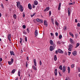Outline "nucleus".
<instances>
[{"label": "nucleus", "mask_w": 80, "mask_h": 80, "mask_svg": "<svg viewBox=\"0 0 80 80\" xmlns=\"http://www.w3.org/2000/svg\"><path fill=\"white\" fill-rule=\"evenodd\" d=\"M78 69L79 72H80V68H78Z\"/></svg>", "instance_id": "nucleus-57"}, {"label": "nucleus", "mask_w": 80, "mask_h": 80, "mask_svg": "<svg viewBox=\"0 0 80 80\" xmlns=\"http://www.w3.org/2000/svg\"><path fill=\"white\" fill-rule=\"evenodd\" d=\"M42 62H41V61H40L39 62V64L40 65H42Z\"/></svg>", "instance_id": "nucleus-51"}, {"label": "nucleus", "mask_w": 80, "mask_h": 80, "mask_svg": "<svg viewBox=\"0 0 80 80\" xmlns=\"http://www.w3.org/2000/svg\"><path fill=\"white\" fill-rule=\"evenodd\" d=\"M51 22L52 23H53V24H54V22H53V18H51Z\"/></svg>", "instance_id": "nucleus-30"}, {"label": "nucleus", "mask_w": 80, "mask_h": 80, "mask_svg": "<svg viewBox=\"0 0 80 80\" xmlns=\"http://www.w3.org/2000/svg\"><path fill=\"white\" fill-rule=\"evenodd\" d=\"M58 53H63V51H62V50L60 49H58Z\"/></svg>", "instance_id": "nucleus-5"}, {"label": "nucleus", "mask_w": 80, "mask_h": 80, "mask_svg": "<svg viewBox=\"0 0 80 80\" xmlns=\"http://www.w3.org/2000/svg\"><path fill=\"white\" fill-rule=\"evenodd\" d=\"M50 10V8L49 7H47L44 10V12H48Z\"/></svg>", "instance_id": "nucleus-6"}, {"label": "nucleus", "mask_w": 80, "mask_h": 80, "mask_svg": "<svg viewBox=\"0 0 80 80\" xmlns=\"http://www.w3.org/2000/svg\"><path fill=\"white\" fill-rule=\"evenodd\" d=\"M58 50H56L55 51V53H56V54H57V53H58Z\"/></svg>", "instance_id": "nucleus-55"}, {"label": "nucleus", "mask_w": 80, "mask_h": 80, "mask_svg": "<svg viewBox=\"0 0 80 80\" xmlns=\"http://www.w3.org/2000/svg\"><path fill=\"white\" fill-rule=\"evenodd\" d=\"M40 20V19L38 18H37L36 19V21H37V22H39V20Z\"/></svg>", "instance_id": "nucleus-49"}, {"label": "nucleus", "mask_w": 80, "mask_h": 80, "mask_svg": "<svg viewBox=\"0 0 80 80\" xmlns=\"http://www.w3.org/2000/svg\"><path fill=\"white\" fill-rule=\"evenodd\" d=\"M68 73H70V67H68Z\"/></svg>", "instance_id": "nucleus-22"}, {"label": "nucleus", "mask_w": 80, "mask_h": 80, "mask_svg": "<svg viewBox=\"0 0 80 80\" xmlns=\"http://www.w3.org/2000/svg\"><path fill=\"white\" fill-rule=\"evenodd\" d=\"M72 54L74 56H76L77 55V51H75L74 52H72Z\"/></svg>", "instance_id": "nucleus-10"}, {"label": "nucleus", "mask_w": 80, "mask_h": 80, "mask_svg": "<svg viewBox=\"0 0 80 80\" xmlns=\"http://www.w3.org/2000/svg\"><path fill=\"white\" fill-rule=\"evenodd\" d=\"M35 13H34L32 15H31V17H33V16H34V15H35Z\"/></svg>", "instance_id": "nucleus-41"}, {"label": "nucleus", "mask_w": 80, "mask_h": 80, "mask_svg": "<svg viewBox=\"0 0 80 80\" xmlns=\"http://www.w3.org/2000/svg\"><path fill=\"white\" fill-rule=\"evenodd\" d=\"M11 62H12V63H13V58H11Z\"/></svg>", "instance_id": "nucleus-35"}, {"label": "nucleus", "mask_w": 80, "mask_h": 80, "mask_svg": "<svg viewBox=\"0 0 80 80\" xmlns=\"http://www.w3.org/2000/svg\"><path fill=\"white\" fill-rule=\"evenodd\" d=\"M33 68L34 70H37V68H36V67H35L34 65L33 66Z\"/></svg>", "instance_id": "nucleus-28"}, {"label": "nucleus", "mask_w": 80, "mask_h": 80, "mask_svg": "<svg viewBox=\"0 0 80 80\" xmlns=\"http://www.w3.org/2000/svg\"><path fill=\"white\" fill-rule=\"evenodd\" d=\"M10 38H11V34H9L8 36V39L9 41H11Z\"/></svg>", "instance_id": "nucleus-9"}, {"label": "nucleus", "mask_w": 80, "mask_h": 80, "mask_svg": "<svg viewBox=\"0 0 80 80\" xmlns=\"http://www.w3.org/2000/svg\"><path fill=\"white\" fill-rule=\"evenodd\" d=\"M55 24L57 26H58V22H57V21L55 22Z\"/></svg>", "instance_id": "nucleus-40"}, {"label": "nucleus", "mask_w": 80, "mask_h": 80, "mask_svg": "<svg viewBox=\"0 0 80 80\" xmlns=\"http://www.w3.org/2000/svg\"><path fill=\"white\" fill-rule=\"evenodd\" d=\"M22 39L21 38H20V43H22Z\"/></svg>", "instance_id": "nucleus-38"}, {"label": "nucleus", "mask_w": 80, "mask_h": 80, "mask_svg": "<svg viewBox=\"0 0 80 80\" xmlns=\"http://www.w3.org/2000/svg\"><path fill=\"white\" fill-rule=\"evenodd\" d=\"M55 35L56 37L58 36V32H56L55 33Z\"/></svg>", "instance_id": "nucleus-48"}, {"label": "nucleus", "mask_w": 80, "mask_h": 80, "mask_svg": "<svg viewBox=\"0 0 80 80\" xmlns=\"http://www.w3.org/2000/svg\"><path fill=\"white\" fill-rule=\"evenodd\" d=\"M33 61H34V65L35 67H36V66H37V62H36V60L35 59H34Z\"/></svg>", "instance_id": "nucleus-15"}, {"label": "nucleus", "mask_w": 80, "mask_h": 80, "mask_svg": "<svg viewBox=\"0 0 80 80\" xmlns=\"http://www.w3.org/2000/svg\"><path fill=\"white\" fill-rule=\"evenodd\" d=\"M39 22H40V23H43V20L42 19H39Z\"/></svg>", "instance_id": "nucleus-23"}, {"label": "nucleus", "mask_w": 80, "mask_h": 80, "mask_svg": "<svg viewBox=\"0 0 80 80\" xmlns=\"http://www.w3.org/2000/svg\"><path fill=\"white\" fill-rule=\"evenodd\" d=\"M52 47L54 48H55V44H53Z\"/></svg>", "instance_id": "nucleus-52"}, {"label": "nucleus", "mask_w": 80, "mask_h": 80, "mask_svg": "<svg viewBox=\"0 0 80 80\" xmlns=\"http://www.w3.org/2000/svg\"><path fill=\"white\" fill-rule=\"evenodd\" d=\"M50 43L51 45H53V41L52 40H50Z\"/></svg>", "instance_id": "nucleus-19"}, {"label": "nucleus", "mask_w": 80, "mask_h": 80, "mask_svg": "<svg viewBox=\"0 0 80 80\" xmlns=\"http://www.w3.org/2000/svg\"><path fill=\"white\" fill-rule=\"evenodd\" d=\"M51 11H50L49 12V15H51Z\"/></svg>", "instance_id": "nucleus-60"}, {"label": "nucleus", "mask_w": 80, "mask_h": 80, "mask_svg": "<svg viewBox=\"0 0 80 80\" xmlns=\"http://www.w3.org/2000/svg\"><path fill=\"white\" fill-rule=\"evenodd\" d=\"M54 74L55 76H57V69H55L54 71Z\"/></svg>", "instance_id": "nucleus-11"}, {"label": "nucleus", "mask_w": 80, "mask_h": 80, "mask_svg": "<svg viewBox=\"0 0 80 80\" xmlns=\"http://www.w3.org/2000/svg\"><path fill=\"white\" fill-rule=\"evenodd\" d=\"M13 18H15V19H17V15H16V14H14L13 15Z\"/></svg>", "instance_id": "nucleus-25"}, {"label": "nucleus", "mask_w": 80, "mask_h": 80, "mask_svg": "<svg viewBox=\"0 0 80 80\" xmlns=\"http://www.w3.org/2000/svg\"><path fill=\"white\" fill-rule=\"evenodd\" d=\"M80 45V44L79 43H77L76 44V46L75 47V48H77Z\"/></svg>", "instance_id": "nucleus-27"}, {"label": "nucleus", "mask_w": 80, "mask_h": 80, "mask_svg": "<svg viewBox=\"0 0 80 80\" xmlns=\"http://www.w3.org/2000/svg\"><path fill=\"white\" fill-rule=\"evenodd\" d=\"M10 53L11 54V55H15V54H14V53L13 52V51H10Z\"/></svg>", "instance_id": "nucleus-18"}, {"label": "nucleus", "mask_w": 80, "mask_h": 80, "mask_svg": "<svg viewBox=\"0 0 80 80\" xmlns=\"http://www.w3.org/2000/svg\"><path fill=\"white\" fill-rule=\"evenodd\" d=\"M15 71H16V69H13L11 72L12 73H14L15 72Z\"/></svg>", "instance_id": "nucleus-21"}, {"label": "nucleus", "mask_w": 80, "mask_h": 80, "mask_svg": "<svg viewBox=\"0 0 80 80\" xmlns=\"http://www.w3.org/2000/svg\"><path fill=\"white\" fill-rule=\"evenodd\" d=\"M62 35H60L59 36V39H61V38H62Z\"/></svg>", "instance_id": "nucleus-34"}, {"label": "nucleus", "mask_w": 80, "mask_h": 80, "mask_svg": "<svg viewBox=\"0 0 80 80\" xmlns=\"http://www.w3.org/2000/svg\"><path fill=\"white\" fill-rule=\"evenodd\" d=\"M25 14L24 13L23 14V17L24 18V17H25Z\"/></svg>", "instance_id": "nucleus-59"}, {"label": "nucleus", "mask_w": 80, "mask_h": 80, "mask_svg": "<svg viewBox=\"0 0 80 80\" xmlns=\"http://www.w3.org/2000/svg\"><path fill=\"white\" fill-rule=\"evenodd\" d=\"M71 68H74V64H72L71 65Z\"/></svg>", "instance_id": "nucleus-39"}, {"label": "nucleus", "mask_w": 80, "mask_h": 80, "mask_svg": "<svg viewBox=\"0 0 80 80\" xmlns=\"http://www.w3.org/2000/svg\"><path fill=\"white\" fill-rule=\"evenodd\" d=\"M35 35L36 36H38V32L37 30H36L35 31Z\"/></svg>", "instance_id": "nucleus-12"}, {"label": "nucleus", "mask_w": 80, "mask_h": 80, "mask_svg": "<svg viewBox=\"0 0 80 80\" xmlns=\"http://www.w3.org/2000/svg\"><path fill=\"white\" fill-rule=\"evenodd\" d=\"M25 42H27V37H25Z\"/></svg>", "instance_id": "nucleus-36"}, {"label": "nucleus", "mask_w": 80, "mask_h": 80, "mask_svg": "<svg viewBox=\"0 0 80 80\" xmlns=\"http://www.w3.org/2000/svg\"><path fill=\"white\" fill-rule=\"evenodd\" d=\"M30 72L28 74V76L29 77H30Z\"/></svg>", "instance_id": "nucleus-64"}, {"label": "nucleus", "mask_w": 80, "mask_h": 80, "mask_svg": "<svg viewBox=\"0 0 80 80\" xmlns=\"http://www.w3.org/2000/svg\"><path fill=\"white\" fill-rule=\"evenodd\" d=\"M60 7H61V3L60 2L59 4L58 7V10H60Z\"/></svg>", "instance_id": "nucleus-16"}, {"label": "nucleus", "mask_w": 80, "mask_h": 80, "mask_svg": "<svg viewBox=\"0 0 80 80\" xmlns=\"http://www.w3.org/2000/svg\"><path fill=\"white\" fill-rule=\"evenodd\" d=\"M16 3H17V6L18 8H19V9L20 11H21V12H23V8L22 6L20 5V2L19 1H18V2H16Z\"/></svg>", "instance_id": "nucleus-1"}, {"label": "nucleus", "mask_w": 80, "mask_h": 80, "mask_svg": "<svg viewBox=\"0 0 80 80\" xmlns=\"http://www.w3.org/2000/svg\"><path fill=\"white\" fill-rule=\"evenodd\" d=\"M44 25L46 26V27H47V26H48V23L46 20H44Z\"/></svg>", "instance_id": "nucleus-4"}, {"label": "nucleus", "mask_w": 80, "mask_h": 80, "mask_svg": "<svg viewBox=\"0 0 80 80\" xmlns=\"http://www.w3.org/2000/svg\"><path fill=\"white\" fill-rule=\"evenodd\" d=\"M59 68V69H60V70H62V65L60 66Z\"/></svg>", "instance_id": "nucleus-31"}, {"label": "nucleus", "mask_w": 80, "mask_h": 80, "mask_svg": "<svg viewBox=\"0 0 80 80\" xmlns=\"http://www.w3.org/2000/svg\"><path fill=\"white\" fill-rule=\"evenodd\" d=\"M34 4L35 5H37L38 4V2L37 1H35L34 2Z\"/></svg>", "instance_id": "nucleus-20"}, {"label": "nucleus", "mask_w": 80, "mask_h": 80, "mask_svg": "<svg viewBox=\"0 0 80 80\" xmlns=\"http://www.w3.org/2000/svg\"><path fill=\"white\" fill-rule=\"evenodd\" d=\"M2 58H0V62H2Z\"/></svg>", "instance_id": "nucleus-58"}, {"label": "nucleus", "mask_w": 80, "mask_h": 80, "mask_svg": "<svg viewBox=\"0 0 80 80\" xmlns=\"http://www.w3.org/2000/svg\"><path fill=\"white\" fill-rule=\"evenodd\" d=\"M23 34H25V35H26L27 34V32L26 31H24L23 32Z\"/></svg>", "instance_id": "nucleus-46"}, {"label": "nucleus", "mask_w": 80, "mask_h": 80, "mask_svg": "<svg viewBox=\"0 0 80 80\" xmlns=\"http://www.w3.org/2000/svg\"><path fill=\"white\" fill-rule=\"evenodd\" d=\"M54 48H53V47L52 46H50V51H51V52L53 51V49Z\"/></svg>", "instance_id": "nucleus-8"}, {"label": "nucleus", "mask_w": 80, "mask_h": 80, "mask_svg": "<svg viewBox=\"0 0 80 80\" xmlns=\"http://www.w3.org/2000/svg\"><path fill=\"white\" fill-rule=\"evenodd\" d=\"M28 67V63H27V62H26V67Z\"/></svg>", "instance_id": "nucleus-56"}, {"label": "nucleus", "mask_w": 80, "mask_h": 80, "mask_svg": "<svg viewBox=\"0 0 80 80\" xmlns=\"http://www.w3.org/2000/svg\"><path fill=\"white\" fill-rule=\"evenodd\" d=\"M75 38H77V37H78V34H77V33L75 34Z\"/></svg>", "instance_id": "nucleus-37"}, {"label": "nucleus", "mask_w": 80, "mask_h": 80, "mask_svg": "<svg viewBox=\"0 0 80 80\" xmlns=\"http://www.w3.org/2000/svg\"><path fill=\"white\" fill-rule=\"evenodd\" d=\"M59 74L60 76H61L62 75L60 72H59Z\"/></svg>", "instance_id": "nucleus-62"}, {"label": "nucleus", "mask_w": 80, "mask_h": 80, "mask_svg": "<svg viewBox=\"0 0 80 80\" xmlns=\"http://www.w3.org/2000/svg\"><path fill=\"white\" fill-rule=\"evenodd\" d=\"M22 27L23 28H26V26H25V25H23L22 26Z\"/></svg>", "instance_id": "nucleus-47"}, {"label": "nucleus", "mask_w": 80, "mask_h": 80, "mask_svg": "<svg viewBox=\"0 0 80 80\" xmlns=\"http://www.w3.org/2000/svg\"><path fill=\"white\" fill-rule=\"evenodd\" d=\"M1 6L2 8H3V5L2 3L1 4Z\"/></svg>", "instance_id": "nucleus-45"}, {"label": "nucleus", "mask_w": 80, "mask_h": 80, "mask_svg": "<svg viewBox=\"0 0 80 80\" xmlns=\"http://www.w3.org/2000/svg\"><path fill=\"white\" fill-rule=\"evenodd\" d=\"M63 29L65 31L66 30H67V26H65L64 28H63Z\"/></svg>", "instance_id": "nucleus-32"}, {"label": "nucleus", "mask_w": 80, "mask_h": 80, "mask_svg": "<svg viewBox=\"0 0 80 80\" xmlns=\"http://www.w3.org/2000/svg\"><path fill=\"white\" fill-rule=\"evenodd\" d=\"M73 47V46L72 44H70L69 45V48H68V50L70 52L71 51V50Z\"/></svg>", "instance_id": "nucleus-2"}, {"label": "nucleus", "mask_w": 80, "mask_h": 80, "mask_svg": "<svg viewBox=\"0 0 80 80\" xmlns=\"http://www.w3.org/2000/svg\"><path fill=\"white\" fill-rule=\"evenodd\" d=\"M8 64L9 65H12V63H12L11 62L9 61L8 62Z\"/></svg>", "instance_id": "nucleus-29"}, {"label": "nucleus", "mask_w": 80, "mask_h": 80, "mask_svg": "<svg viewBox=\"0 0 80 80\" xmlns=\"http://www.w3.org/2000/svg\"><path fill=\"white\" fill-rule=\"evenodd\" d=\"M78 27H80V23H78L77 24Z\"/></svg>", "instance_id": "nucleus-43"}, {"label": "nucleus", "mask_w": 80, "mask_h": 80, "mask_svg": "<svg viewBox=\"0 0 80 80\" xmlns=\"http://www.w3.org/2000/svg\"><path fill=\"white\" fill-rule=\"evenodd\" d=\"M27 31L28 33H29V32H30V31H29V29L28 28H27Z\"/></svg>", "instance_id": "nucleus-42"}, {"label": "nucleus", "mask_w": 80, "mask_h": 80, "mask_svg": "<svg viewBox=\"0 0 80 80\" xmlns=\"http://www.w3.org/2000/svg\"><path fill=\"white\" fill-rule=\"evenodd\" d=\"M70 42L71 44H72V43H73V42H74L73 40V39H72L70 38Z\"/></svg>", "instance_id": "nucleus-14"}, {"label": "nucleus", "mask_w": 80, "mask_h": 80, "mask_svg": "<svg viewBox=\"0 0 80 80\" xmlns=\"http://www.w3.org/2000/svg\"><path fill=\"white\" fill-rule=\"evenodd\" d=\"M50 35H51V36H53V35H53V33H50Z\"/></svg>", "instance_id": "nucleus-53"}, {"label": "nucleus", "mask_w": 80, "mask_h": 80, "mask_svg": "<svg viewBox=\"0 0 80 80\" xmlns=\"http://www.w3.org/2000/svg\"><path fill=\"white\" fill-rule=\"evenodd\" d=\"M69 34L70 35H71V36L72 37H74V36H73V34L72 32H70Z\"/></svg>", "instance_id": "nucleus-26"}, {"label": "nucleus", "mask_w": 80, "mask_h": 80, "mask_svg": "<svg viewBox=\"0 0 80 80\" xmlns=\"http://www.w3.org/2000/svg\"><path fill=\"white\" fill-rule=\"evenodd\" d=\"M57 43L58 44H61V42L60 41H58L57 42Z\"/></svg>", "instance_id": "nucleus-33"}, {"label": "nucleus", "mask_w": 80, "mask_h": 80, "mask_svg": "<svg viewBox=\"0 0 80 80\" xmlns=\"http://www.w3.org/2000/svg\"><path fill=\"white\" fill-rule=\"evenodd\" d=\"M27 59L28 60H29L28 57H27Z\"/></svg>", "instance_id": "nucleus-63"}, {"label": "nucleus", "mask_w": 80, "mask_h": 80, "mask_svg": "<svg viewBox=\"0 0 80 80\" xmlns=\"http://www.w3.org/2000/svg\"><path fill=\"white\" fill-rule=\"evenodd\" d=\"M20 70H19L18 72V76L19 77H20Z\"/></svg>", "instance_id": "nucleus-24"}, {"label": "nucleus", "mask_w": 80, "mask_h": 80, "mask_svg": "<svg viewBox=\"0 0 80 80\" xmlns=\"http://www.w3.org/2000/svg\"><path fill=\"white\" fill-rule=\"evenodd\" d=\"M65 71H66V67L65 66H63L62 67V72L63 73H65Z\"/></svg>", "instance_id": "nucleus-3"}, {"label": "nucleus", "mask_w": 80, "mask_h": 80, "mask_svg": "<svg viewBox=\"0 0 80 80\" xmlns=\"http://www.w3.org/2000/svg\"><path fill=\"white\" fill-rule=\"evenodd\" d=\"M68 53H69L68 54V55L69 56H70V54H71V52H70L68 51Z\"/></svg>", "instance_id": "nucleus-50"}, {"label": "nucleus", "mask_w": 80, "mask_h": 80, "mask_svg": "<svg viewBox=\"0 0 80 80\" xmlns=\"http://www.w3.org/2000/svg\"><path fill=\"white\" fill-rule=\"evenodd\" d=\"M68 16H70V8H68Z\"/></svg>", "instance_id": "nucleus-13"}, {"label": "nucleus", "mask_w": 80, "mask_h": 80, "mask_svg": "<svg viewBox=\"0 0 80 80\" xmlns=\"http://www.w3.org/2000/svg\"><path fill=\"white\" fill-rule=\"evenodd\" d=\"M51 37H52V38H54V35L52 36Z\"/></svg>", "instance_id": "nucleus-61"}, {"label": "nucleus", "mask_w": 80, "mask_h": 80, "mask_svg": "<svg viewBox=\"0 0 80 80\" xmlns=\"http://www.w3.org/2000/svg\"><path fill=\"white\" fill-rule=\"evenodd\" d=\"M54 60L55 61H56L57 60V56H56V55L54 56Z\"/></svg>", "instance_id": "nucleus-17"}, {"label": "nucleus", "mask_w": 80, "mask_h": 80, "mask_svg": "<svg viewBox=\"0 0 80 80\" xmlns=\"http://www.w3.org/2000/svg\"><path fill=\"white\" fill-rule=\"evenodd\" d=\"M75 22L76 23H77V22H78V21H77V19H76L75 20Z\"/></svg>", "instance_id": "nucleus-54"}, {"label": "nucleus", "mask_w": 80, "mask_h": 80, "mask_svg": "<svg viewBox=\"0 0 80 80\" xmlns=\"http://www.w3.org/2000/svg\"><path fill=\"white\" fill-rule=\"evenodd\" d=\"M73 5V4L72 2H70L69 3V5Z\"/></svg>", "instance_id": "nucleus-44"}, {"label": "nucleus", "mask_w": 80, "mask_h": 80, "mask_svg": "<svg viewBox=\"0 0 80 80\" xmlns=\"http://www.w3.org/2000/svg\"><path fill=\"white\" fill-rule=\"evenodd\" d=\"M28 7L29 9L30 10H32V6L29 3L28 4Z\"/></svg>", "instance_id": "nucleus-7"}]
</instances>
